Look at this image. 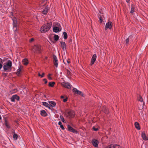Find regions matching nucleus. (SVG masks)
I'll return each mask as SVG.
<instances>
[{"mask_svg":"<svg viewBox=\"0 0 148 148\" xmlns=\"http://www.w3.org/2000/svg\"><path fill=\"white\" fill-rule=\"evenodd\" d=\"M64 35V39H66L67 38V34L65 32H64L63 33Z\"/></svg>","mask_w":148,"mask_h":148,"instance_id":"obj_26","label":"nucleus"},{"mask_svg":"<svg viewBox=\"0 0 148 148\" xmlns=\"http://www.w3.org/2000/svg\"><path fill=\"white\" fill-rule=\"evenodd\" d=\"M99 21L100 23H101L102 22V19L101 18H99Z\"/></svg>","mask_w":148,"mask_h":148,"instance_id":"obj_44","label":"nucleus"},{"mask_svg":"<svg viewBox=\"0 0 148 148\" xmlns=\"http://www.w3.org/2000/svg\"><path fill=\"white\" fill-rule=\"evenodd\" d=\"M2 63L0 64V70L1 69L2 67L3 66V65H2Z\"/></svg>","mask_w":148,"mask_h":148,"instance_id":"obj_43","label":"nucleus"},{"mask_svg":"<svg viewBox=\"0 0 148 148\" xmlns=\"http://www.w3.org/2000/svg\"><path fill=\"white\" fill-rule=\"evenodd\" d=\"M3 75H4L5 76H6V74L5 73H3Z\"/></svg>","mask_w":148,"mask_h":148,"instance_id":"obj_50","label":"nucleus"},{"mask_svg":"<svg viewBox=\"0 0 148 148\" xmlns=\"http://www.w3.org/2000/svg\"><path fill=\"white\" fill-rule=\"evenodd\" d=\"M12 132H13L14 133H15L14 131V130H12Z\"/></svg>","mask_w":148,"mask_h":148,"instance_id":"obj_51","label":"nucleus"},{"mask_svg":"<svg viewBox=\"0 0 148 148\" xmlns=\"http://www.w3.org/2000/svg\"><path fill=\"white\" fill-rule=\"evenodd\" d=\"M75 113L73 110H70L67 112V114L69 118H73L75 115Z\"/></svg>","mask_w":148,"mask_h":148,"instance_id":"obj_9","label":"nucleus"},{"mask_svg":"<svg viewBox=\"0 0 148 148\" xmlns=\"http://www.w3.org/2000/svg\"><path fill=\"white\" fill-rule=\"evenodd\" d=\"M55 84V83L54 82H49V86H51V87H53L54 86V85Z\"/></svg>","mask_w":148,"mask_h":148,"instance_id":"obj_25","label":"nucleus"},{"mask_svg":"<svg viewBox=\"0 0 148 148\" xmlns=\"http://www.w3.org/2000/svg\"><path fill=\"white\" fill-rule=\"evenodd\" d=\"M91 143L95 147H97L99 142L97 140L95 139H93L92 140Z\"/></svg>","mask_w":148,"mask_h":148,"instance_id":"obj_6","label":"nucleus"},{"mask_svg":"<svg viewBox=\"0 0 148 148\" xmlns=\"http://www.w3.org/2000/svg\"><path fill=\"white\" fill-rule=\"evenodd\" d=\"M62 85L68 89L71 88V86L70 84L68 82H62L61 83Z\"/></svg>","mask_w":148,"mask_h":148,"instance_id":"obj_11","label":"nucleus"},{"mask_svg":"<svg viewBox=\"0 0 148 148\" xmlns=\"http://www.w3.org/2000/svg\"><path fill=\"white\" fill-rule=\"evenodd\" d=\"M112 22L109 21L105 25V29L106 30H107L108 29H111L112 26Z\"/></svg>","mask_w":148,"mask_h":148,"instance_id":"obj_7","label":"nucleus"},{"mask_svg":"<svg viewBox=\"0 0 148 148\" xmlns=\"http://www.w3.org/2000/svg\"><path fill=\"white\" fill-rule=\"evenodd\" d=\"M67 98H66L64 99H63V101L64 102H66L67 100Z\"/></svg>","mask_w":148,"mask_h":148,"instance_id":"obj_36","label":"nucleus"},{"mask_svg":"<svg viewBox=\"0 0 148 148\" xmlns=\"http://www.w3.org/2000/svg\"><path fill=\"white\" fill-rule=\"evenodd\" d=\"M97 58V56L96 54H94L93 55L92 59L91 60V64L92 65L94 64L95 61L96 60Z\"/></svg>","mask_w":148,"mask_h":148,"instance_id":"obj_13","label":"nucleus"},{"mask_svg":"<svg viewBox=\"0 0 148 148\" xmlns=\"http://www.w3.org/2000/svg\"><path fill=\"white\" fill-rule=\"evenodd\" d=\"M126 1V2L128 3L130 2V0H125Z\"/></svg>","mask_w":148,"mask_h":148,"instance_id":"obj_46","label":"nucleus"},{"mask_svg":"<svg viewBox=\"0 0 148 148\" xmlns=\"http://www.w3.org/2000/svg\"><path fill=\"white\" fill-rule=\"evenodd\" d=\"M61 98H62H62H64V96H62V95L61 96Z\"/></svg>","mask_w":148,"mask_h":148,"instance_id":"obj_48","label":"nucleus"},{"mask_svg":"<svg viewBox=\"0 0 148 148\" xmlns=\"http://www.w3.org/2000/svg\"><path fill=\"white\" fill-rule=\"evenodd\" d=\"M38 76L41 77V75H40V74L39 73H38Z\"/></svg>","mask_w":148,"mask_h":148,"instance_id":"obj_47","label":"nucleus"},{"mask_svg":"<svg viewBox=\"0 0 148 148\" xmlns=\"http://www.w3.org/2000/svg\"><path fill=\"white\" fill-rule=\"evenodd\" d=\"M134 125L136 128L138 130H140V128L139 127V124L137 122H135V123Z\"/></svg>","mask_w":148,"mask_h":148,"instance_id":"obj_23","label":"nucleus"},{"mask_svg":"<svg viewBox=\"0 0 148 148\" xmlns=\"http://www.w3.org/2000/svg\"><path fill=\"white\" fill-rule=\"evenodd\" d=\"M42 105L45 106V107H47L49 108L50 109H51V108L50 107V106L47 103L45 102H44L42 103Z\"/></svg>","mask_w":148,"mask_h":148,"instance_id":"obj_21","label":"nucleus"},{"mask_svg":"<svg viewBox=\"0 0 148 148\" xmlns=\"http://www.w3.org/2000/svg\"><path fill=\"white\" fill-rule=\"evenodd\" d=\"M34 38H31L29 40V42H31L34 41Z\"/></svg>","mask_w":148,"mask_h":148,"instance_id":"obj_39","label":"nucleus"},{"mask_svg":"<svg viewBox=\"0 0 148 148\" xmlns=\"http://www.w3.org/2000/svg\"><path fill=\"white\" fill-rule=\"evenodd\" d=\"M4 63L3 64V71L7 72H10L12 70V62L9 60H7L3 61Z\"/></svg>","mask_w":148,"mask_h":148,"instance_id":"obj_1","label":"nucleus"},{"mask_svg":"<svg viewBox=\"0 0 148 148\" xmlns=\"http://www.w3.org/2000/svg\"><path fill=\"white\" fill-rule=\"evenodd\" d=\"M138 101L141 102H142L143 101V99L141 96H139L138 98Z\"/></svg>","mask_w":148,"mask_h":148,"instance_id":"obj_30","label":"nucleus"},{"mask_svg":"<svg viewBox=\"0 0 148 148\" xmlns=\"http://www.w3.org/2000/svg\"><path fill=\"white\" fill-rule=\"evenodd\" d=\"M76 93L78 95H82V92L81 91H80L78 90L77 91V92Z\"/></svg>","mask_w":148,"mask_h":148,"instance_id":"obj_33","label":"nucleus"},{"mask_svg":"<svg viewBox=\"0 0 148 148\" xmlns=\"http://www.w3.org/2000/svg\"><path fill=\"white\" fill-rule=\"evenodd\" d=\"M52 23L51 22L47 23L43 25L40 29L41 33H45L48 31L51 27Z\"/></svg>","mask_w":148,"mask_h":148,"instance_id":"obj_2","label":"nucleus"},{"mask_svg":"<svg viewBox=\"0 0 148 148\" xmlns=\"http://www.w3.org/2000/svg\"><path fill=\"white\" fill-rule=\"evenodd\" d=\"M141 136L143 139L145 140H148V137H147L144 132L142 133Z\"/></svg>","mask_w":148,"mask_h":148,"instance_id":"obj_16","label":"nucleus"},{"mask_svg":"<svg viewBox=\"0 0 148 148\" xmlns=\"http://www.w3.org/2000/svg\"><path fill=\"white\" fill-rule=\"evenodd\" d=\"M47 57L46 58V59H47Z\"/></svg>","mask_w":148,"mask_h":148,"instance_id":"obj_54","label":"nucleus"},{"mask_svg":"<svg viewBox=\"0 0 148 148\" xmlns=\"http://www.w3.org/2000/svg\"><path fill=\"white\" fill-rule=\"evenodd\" d=\"M131 37L132 36H129L128 38L126 40L125 43L126 44H128V43L129 40Z\"/></svg>","mask_w":148,"mask_h":148,"instance_id":"obj_28","label":"nucleus"},{"mask_svg":"<svg viewBox=\"0 0 148 148\" xmlns=\"http://www.w3.org/2000/svg\"><path fill=\"white\" fill-rule=\"evenodd\" d=\"M78 90L77 88H73V91L76 93H77V91Z\"/></svg>","mask_w":148,"mask_h":148,"instance_id":"obj_32","label":"nucleus"},{"mask_svg":"<svg viewBox=\"0 0 148 148\" xmlns=\"http://www.w3.org/2000/svg\"><path fill=\"white\" fill-rule=\"evenodd\" d=\"M47 77L49 79L51 80L52 79V78L50 76H47Z\"/></svg>","mask_w":148,"mask_h":148,"instance_id":"obj_42","label":"nucleus"},{"mask_svg":"<svg viewBox=\"0 0 148 148\" xmlns=\"http://www.w3.org/2000/svg\"><path fill=\"white\" fill-rule=\"evenodd\" d=\"M33 50L34 52L40 53L41 51L40 46L39 45H35L33 47Z\"/></svg>","mask_w":148,"mask_h":148,"instance_id":"obj_3","label":"nucleus"},{"mask_svg":"<svg viewBox=\"0 0 148 148\" xmlns=\"http://www.w3.org/2000/svg\"><path fill=\"white\" fill-rule=\"evenodd\" d=\"M105 148H121L119 145H117L111 144Z\"/></svg>","mask_w":148,"mask_h":148,"instance_id":"obj_12","label":"nucleus"},{"mask_svg":"<svg viewBox=\"0 0 148 148\" xmlns=\"http://www.w3.org/2000/svg\"><path fill=\"white\" fill-rule=\"evenodd\" d=\"M22 62L23 64L25 65H27L29 63L28 60L27 58H24L22 60Z\"/></svg>","mask_w":148,"mask_h":148,"instance_id":"obj_18","label":"nucleus"},{"mask_svg":"<svg viewBox=\"0 0 148 148\" xmlns=\"http://www.w3.org/2000/svg\"><path fill=\"white\" fill-rule=\"evenodd\" d=\"M53 64L56 67H57L58 65V61L57 58L56 56L54 54L53 55Z\"/></svg>","mask_w":148,"mask_h":148,"instance_id":"obj_5","label":"nucleus"},{"mask_svg":"<svg viewBox=\"0 0 148 148\" xmlns=\"http://www.w3.org/2000/svg\"><path fill=\"white\" fill-rule=\"evenodd\" d=\"M23 68V66L21 65H20L18 66V69L17 70L16 74L18 76L20 75V72L21 71V69Z\"/></svg>","mask_w":148,"mask_h":148,"instance_id":"obj_14","label":"nucleus"},{"mask_svg":"<svg viewBox=\"0 0 148 148\" xmlns=\"http://www.w3.org/2000/svg\"><path fill=\"white\" fill-rule=\"evenodd\" d=\"M13 21V31L14 32L16 31L17 29V22L16 21V18H14L12 19Z\"/></svg>","mask_w":148,"mask_h":148,"instance_id":"obj_4","label":"nucleus"},{"mask_svg":"<svg viewBox=\"0 0 148 148\" xmlns=\"http://www.w3.org/2000/svg\"><path fill=\"white\" fill-rule=\"evenodd\" d=\"M45 1H47V0H45Z\"/></svg>","mask_w":148,"mask_h":148,"instance_id":"obj_55","label":"nucleus"},{"mask_svg":"<svg viewBox=\"0 0 148 148\" xmlns=\"http://www.w3.org/2000/svg\"><path fill=\"white\" fill-rule=\"evenodd\" d=\"M49 104L50 107L51 106L52 107H54L56 104V103L55 102L52 101H49Z\"/></svg>","mask_w":148,"mask_h":148,"instance_id":"obj_20","label":"nucleus"},{"mask_svg":"<svg viewBox=\"0 0 148 148\" xmlns=\"http://www.w3.org/2000/svg\"><path fill=\"white\" fill-rule=\"evenodd\" d=\"M51 75V74H48V76H50Z\"/></svg>","mask_w":148,"mask_h":148,"instance_id":"obj_49","label":"nucleus"},{"mask_svg":"<svg viewBox=\"0 0 148 148\" xmlns=\"http://www.w3.org/2000/svg\"><path fill=\"white\" fill-rule=\"evenodd\" d=\"M44 75H45V73H42V74L41 75V77H43Z\"/></svg>","mask_w":148,"mask_h":148,"instance_id":"obj_40","label":"nucleus"},{"mask_svg":"<svg viewBox=\"0 0 148 148\" xmlns=\"http://www.w3.org/2000/svg\"><path fill=\"white\" fill-rule=\"evenodd\" d=\"M60 43L61 45V47L63 49H66V45L65 43L64 42H61Z\"/></svg>","mask_w":148,"mask_h":148,"instance_id":"obj_19","label":"nucleus"},{"mask_svg":"<svg viewBox=\"0 0 148 148\" xmlns=\"http://www.w3.org/2000/svg\"><path fill=\"white\" fill-rule=\"evenodd\" d=\"M10 99L11 101L15 102V100L18 101L20 98L17 95H13Z\"/></svg>","mask_w":148,"mask_h":148,"instance_id":"obj_8","label":"nucleus"},{"mask_svg":"<svg viewBox=\"0 0 148 148\" xmlns=\"http://www.w3.org/2000/svg\"><path fill=\"white\" fill-rule=\"evenodd\" d=\"M48 12V10L47 7H45L43 11H42V13L44 14H46Z\"/></svg>","mask_w":148,"mask_h":148,"instance_id":"obj_22","label":"nucleus"},{"mask_svg":"<svg viewBox=\"0 0 148 148\" xmlns=\"http://www.w3.org/2000/svg\"><path fill=\"white\" fill-rule=\"evenodd\" d=\"M5 125L7 128H10V125L8 124L7 122L6 121L5 123Z\"/></svg>","mask_w":148,"mask_h":148,"instance_id":"obj_31","label":"nucleus"},{"mask_svg":"<svg viewBox=\"0 0 148 148\" xmlns=\"http://www.w3.org/2000/svg\"><path fill=\"white\" fill-rule=\"evenodd\" d=\"M67 62H68V63H69V62L68 61H67Z\"/></svg>","mask_w":148,"mask_h":148,"instance_id":"obj_53","label":"nucleus"},{"mask_svg":"<svg viewBox=\"0 0 148 148\" xmlns=\"http://www.w3.org/2000/svg\"><path fill=\"white\" fill-rule=\"evenodd\" d=\"M59 37L58 35H55L54 36V39L56 41H57L59 39Z\"/></svg>","mask_w":148,"mask_h":148,"instance_id":"obj_27","label":"nucleus"},{"mask_svg":"<svg viewBox=\"0 0 148 148\" xmlns=\"http://www.w3.org/2000/svg\"><path fill=\"white\" fill-rule=\"evenodd\" d=\"M134 11V8L133 5L132 4L131 5V8L130 11V13H133Z\"/></svg>","mask_w":148,"mask_h":148,"instance_id":"obj_24","label":"nucleus"},{"mask_svg":"<svg viewBox=\"0 0 148 148\" xmlns=\"http://www.w3.org/2000/svg\"><path fill=\"white\" fill-rule=\"evenodd\" d=\"M60 128L62 129V130H64V126H63V125H60Z\"/></svg>","mask_w":148,"mask_h":148,"instance_id":"obj_37","label":"nucleus"},{"mask_svg":"<svg viewBox=\"0 0 148 148\" xmlns=\"http://www.w3.org/2000/svg\"><path fill=\"white\" fill-rule=\"evenodd\" d=\"M3 63L2 60L1 58H0V64Z\"/></svg>","mask_w":148,"mask_h":148,"instance_id":"obj_45","label":"nucleus"},{"mask_svg":"<svg viewBox=\"0 0 148 148\" xmlns=\"http://www.w3.org/2000/svg\"><path fill=\"white\" fill-rule=\"evenodd\" d=\"M58 125H60H60H62V122H61V121H59V122H58Z\"/></svg>","mask_w":148,"mask_h":148,"instance_id":"obj_41","label":"nucleus"},{"mask_svg":"<svg viewBox=\"0 0 148 148\" xmlns=\"http://www.w3.org/2000/svg\"><path fill=\"white\" fill-rule=\"evenodd\" d=\"M105 112L106 113H107V114H108L109 113L107 111V112Z\"/></svg>","mask_w":148,"mask_h":148,"instance_id":"obj_52","label":"nucleus"},{"mask_svg":"<svg viewBox=\"0 0 148 148\" xmlns=\"http://www.w3.org/2000/svg\"><path fill=\"white\" fill-rule=\"evenodd\" d=\"M60 118L61 119V120L63 122H64V118H63V116H60Z\"/></svg>","mask_w":148,"mask_h":148,"instance_id":"obj_35","label":"nucleus"},{"mask_svg":"<svg viewBox=\"0 0 148 148\" xmlns=\"http://www.w3.org/2000/svg\"><path fill=\"white\" fill-rule=\"evenodd\" d=\"M92 129L93 130L95 131H97L98 130V129L97 128H95V127L94 126L92 127Z\"/></svg>","mask_w":148,"mask_h":148,"instance_id":"obj_34","label":"nucleus"},{"mask_svg":"<svg viewBox=\"0 0 148 148\" xmlns=\"http://www.w3.org/2000/svg\"><path fill=\"white\" fill-rule=\"evenodd\" d=\"M40 114L42 116L44 117H46L47 115V113L44 110H41L40 111Z\"/></svg>","mask_w":148,"mask_h":148,"instance_id":"obj_15","label":"nucleus"},{"mask_svg":"<svg viewBox=\"0 0 148 148\" xmlns=\"http://www.w3.org/2000/svg\"><path fill=\"white\" fill-rule=\"evenodd\" d=\"M43 81H45V84H47V81L46 79H43Z\"/></svg>","mask_w":148,"mask_h":148,"instance_id":"obj_38","label":"nucleus"},{"mask_svg":"<svg viewBox=\"0 0 148 148\" xmlns=\"http://www.w3.org/2000/svg\"><path fill=\"white\" fill-rule=\"evenodd\" d=\"M67 128L68 130L69 131L72 132L75 134H77V131L73 128L70 125H68Z\"/></svg>","mask_w":148,"mask_h":148,"instance_id":"obj_10","label":"nucleus"},{"mask_svg":"<svg viewBox=\"0 0 148 148\" xmlns=\"http://www.w3.org/2000/svg\"><path fill=\"white\" fill-rule=\"evenodd\" d=\"M53 32L56 33L58 32L61 30V29H60V28L59 27L56 26L54 27L53 28Z\"/></svg>","mask_w":148,"mask_h":148,"instance_id":"obj_17","label":"nucleus"},{"mask_svg":"<svg viewBox=\"0 0 148 148\" xmlns=\"http://www.w3.org/2000/svg\"><path fill=\"white\" fill-rule=\"evenodd\" d=\"M13 138L14 140H16L18 138L17 135L16 134H14L13 135Z\"/></svg>","mask_w":148,"mask_h":148,"instance_id":"obj_29","label":"nucleus"}]
</instances>
